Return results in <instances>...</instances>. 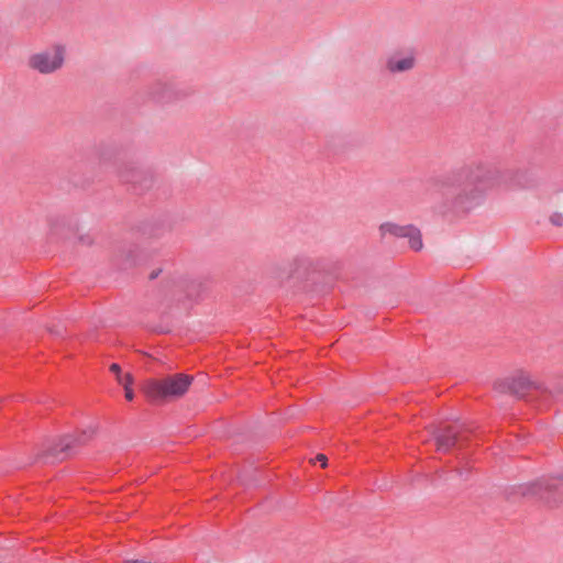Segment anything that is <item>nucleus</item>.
Returning a JSON list of instances; mask_svg holds the SVG:
<instances>
[{"label": "nucleus", "mask_w": 563, "mask_h": 563, "mask_svg": "<svg viewBox=\"0 0 563 563\" xmlns=\"http://www.w3.org/2000/svg\"><path fill=\"white\" fill-rule=\"evenodd\" d=\"M132 254H133V250H131V249H130V250H129L128 257H126V262H128L129 264H131V265H132V264H134V262H135V261H134V257H133V255H132Z\"/></svg>", "instance_id": "obj_21"}, {"label": "nucleus", "mask_w": 563, "mask_h": 563, "mask_svg": "<svg viewBox=\"0 0 563 563\" xmlns=\"http://www.w3.org/2000/svg\"><path fill=\"white\" fill-rule=\"evenodd\" d=\"M316 461L320 462L321 467H327L328 465V457L324 454H318L316 456Z\"/></svg>", "instance_id": "obj_19"}, {"label": "nucleus", "mask_w": 563, "mask_h": 563, "mask_svg": "<svg viewBox=\"0 0 563 563\" xmlns=\"http://www.w3.org/2000/svg\"><path fill=\"white\" fill-rule=\"evenodd\" d=\"M65 57V46L57 44L32 54L27 59V66L41 75H49L64 66Z\"/></svg>", "instance_id": "obj_6"}, {"label": "nucleus", "mask_w": 563, "mask_h": 563, "mask_svg": "<svg viewBox=\"0 0 563 563\" xmlns=\"http://www.w3.org/2000/svg\"><path fill=\"white\" fill-rule=\"evenodd\" d=\"M495 389L501 394H509L518 399L536 404L540 409H547L552 402H563V380L551 385L534 382L525 372L497 380Z\"/></svg>", "instance_id": "obj_2"}, {"label": "nucleus", "mask_w": 563, "mask_h": 563, "mask_svg": "<svg viewBox=\"0 0 563 563\" xmlns=\"http://www.w3.org/2000/svg\"><path fill=\"white\" fill-rule=\"evenodd\" d=\"M194 380V376L178 373V397L183 396Z\"/></svg>", "instance_id": "obj_14"}, {"label": "nucleus", "mask_w": 563, "mask_h": 563, "mask_svg": "<svg viewBox=\"0 0 563 563\" xmlns=\"http://www.w3.org/2000/svg\"><path fill=\"white\" fill-rule=\"evenodd\" d=\"M501 185L531 188L536 180L526 172L503 170L484 162H470L427 179V189L439 196V213L465 216L479 206L487 191Z\"/></svg>", "instance_id": "obj_1"}, {"label": "nucleus", "mask_w": 563, "mask_h": 563, "mask_svg": "<svg viewBox=\"0 0 563 563\" xmlns=\"http://www.w3.org/2000/svg\"><path fill=\"white\" fill-rule=\"evenodd\" d=\"M311 265H312V263L308 257L297 256L294 258V261L291 263V267L287 274V277L298 274V273H300V271H303L306 273L310 269Z\"/></svg>", "instance_id": "obj_13"}, {"label": "nucleus", "mask_w": 563, "mask_h": 563, "mask_svg": "<svg viewBox=\"0 0 563 563\" xmlns=\"http://www.w3.org/2000/svg\"><path fill=\"white\" fill-rule=\"evenodd\" d=\"M525 498L538 500L553 508L563 503V475L541 477L534 482L521 484L512 488V493Z\"/></svg>", "instance_id": "obj_4"}, {"label": "nucleus", "mask_w": 563, "mask_h": 563, "mask_svg": "<svg viewBox=\"0 0 563 563\" xmlns=\"http://www.w3.org/2000/svg\"><path fill=\"white\" fill-rule=\"evenodd\" d=\"M110 371H111V373L114 374V376H120L121 372H122L121 366L117 363H112L110 365Z\"/></svg>", "instance_id": "obj_18"}, {"label": "nucleus", "mask_w": 563, "mask_h": 563, "mask_svg": "<svg viewBox=\"0 0 563 563\" xmlns=\"http://www.w3.org/2000/svg\"><path fill=\"white\" fill-rule=\"evenodd\" d=\"M415 66V57L408 55L402 58H398V54L391 55L387 60V69L391 73L407 71Z\"/></svg>", "instance_id": "obj_12"}, {"label": "nucleus", "mask_w": 563, "mask_h": 563, "mask_svg": "<svg viewBox=\"0 0 563 563\" xmlns=\"http://www.w3.org/2000/svg\"><path fill=\"white\" fill-rule=\"evenodd\" d=\"M550 221L555 227H562L563 225V216L561 213H559V212H554L550 217Z\"/></svg>", "instance_id": "obj_15"}, {"label": "nucleus", "mask_w": 563, "mask_h": 563, "mask_svg": "<svg viewBox=\"0 0 563 563\" xmlns=\"http://www.w3.org/2000/svg\"><path fill=\"white\" fill-rule=\"evenodd\" d=\"M161 269H155L153 271L151 274H150V279H155L158 277V275L161 274Z\"/></svg>", "instance_id": "obj_22"}, {"label": "nucleus", "mask_w": 563, "mask_h": 563, "mask_svg": "<svg viewBox=\"0 0 563 563\" xmlns=\"http://www.w3.org/2000/svg\"><path fill=\"white\" fill-rule=\"evenodd\" d=\"M429 433L434 442L435 451L444 454L450 453L452 450L462 451L471 446L477 439V433L473 426L459 421L430 426Z\"/></svg>", "instance_id": "obj_3"}, {"label": "nucleus", "mask_w": 563, "mask_h": 563, "mask_svg": "<svg viewBox=\"0 0 563 563\" xmlns=\"http://www.w3.org/2000/svg\"><path fill=\"white\" fill-rule=\"evenodd\" d=\"M133 384V376L130 373H125L123 380L120 383V385L123 386V388H126L128 386L131 387Z\"/></svg>", "instance_id": "obj_16"}, {"label": "nucleus", "mask_w": 563, "mask_h": 563, "mask_svg": "<svg viewBox=\"0 0 563 563\" xmlns=\"http://www.w3.org/2000/svg\"><path fill=\"white\" fill-rule=\"evenodd\" d=\"M48 331L53 335H56V336H63V333H64V329L60 328L59 325H54V327L49 328Z\"/></svg>", "instance_id": "obj_17"}, {"label": "nucleus", "mask_w": 563, "mask_h": 563, "mask_svg": "<svg viewBox=\"0 0 563 563\" xmlns=\"http://www.w3.org/2000/svg\"><path fill=\"white\" fill-rule=\"evenodd\" d=\"M92 430H82L76 434H66L62 437L57 444L49 446L46 451L38 454L36 461L43 463H54L63 461L78 452L91 438Z\"/></svg>", "instance_id": "obj_5"}, {"label": "nucleus", "mask_w": 563, "mask_h": 563, "mask_svg": "<svg viewBox=\"0 0 563 563\" xmlns=\"http://www.w3.org/2000/svg\"><path fill=\"white\" fill-rule=\"evenodd\" d=\"M124 374L121 372L120 376H115L117 382L120 384L123 380Z\"/></svg>", "instance_id": "obj_23"}, {"label": "nucleus", "mask_w": 563, "mask_h": 563, "mask_svg": "<svg viewBox=\"0 0 563 563\" xmlns=\"http://www.w3.org/2000/svg\"><path fill=\"white\" fill-rule=\"evenodd\" d=\"M124 396H125L126 400H129V401L133 400L134 391L132 389V386L131 387L128 386L126 388H124Z\"/></svg>", "instance_id": "obj_20"}, {"label": "nucleus", "mask_w": 563, "mask_h": 563, "mask_svg": "<svg viewBox=\"0 0 563 563\" xmlns=\"http://www.w3.org/2000/svg\"><path fill=\"white\" fill-rule=\"evenodd\" d=\"M120 179L128 184L130 188L137 195L148 190L154 183L153 174L148 169L139 167H125L121 174Z\"/></svg>", "instance_id": "obj_9"}, {"label": "nucleus", "mask_w": 563, "mask_h": 563, "mask_svg": "<svg viewBox=\"0 0 563 563\" xmlns=\"http://www.w3.org/2000/svg\"><path fill=\"white\" fill-rule=\"evenodd\" d=\"M379 232L382 238L386 234L398 239L407 238L409 247L415 252H419L423 247L421 232L413 224L399 225L393 222H385L379 225Z\"/></svg>", "instance_id": "obj_8"}, {"label": "nucleus", "mask_w": 563, "mask_h": 563, "mask_svg": "<svg viewBox=\"0 0 563 563\" xmlns=\"http://www.w3.org/2000/svg\"><path fill=\"white\" fill-rule=\"evenodd\" d=\"M147 93L157 103L168 102L174 97L173 81L158 78L148 87Z\"/></svg>", "instance_id": "obj_11"}, {"label": "nucleus", "mask_w": 563, "mask_h": 563, "mask_svg": "<svg viewBox=\"0 0 563 563\" xmlns=\"http://www.w3.org/2000/svg\"><path fill=\"white\" fill-rule=\"evenodd\" d=\"M143 390L153 404H163L176 396V375L164 378H150L144 382Z\"/></svg>", "instance_id": "obj_7"}, {"label": "nucleus", "mask_w": 563, "mask_h": 563, "mask_svg": "<svg viewBox=\"0 0 563 563\" xmlns=\"http://www.w3.org/2000/svg\"><path fill=\"white\" fill-rule=\"evenodd\" d=\"M208 290L206 283L199 279L181 278L178 282V303L181 301L188 309L194 302L198 301Z\"/></svg>", "instance_id": "obj_10"}]
</instances>
